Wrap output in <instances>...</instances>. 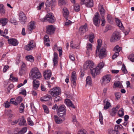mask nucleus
<instances>
[{"instance_id": "obj_1", "label": "nucleus", "mask_w": 134, "mask_h": 134, "mask_svg": "<svg viewBox=\"0 0 134 134\" xmlns=\"http://www.w3.org/2000/svg\"><path fill=\"white\" fill-rule=\"evenodd\" d=\"M104 64L103 62H100L98 65V68L94 66L93 62L88 60L83 65V67L85 69H90L92 76L93 78H95L96 75L99 74L100 70L103 67Z\"/></svg>"}, {"instance_id": "obj_2", "label": "nucleus", "mask_w": 134, "mask_h": 134, "mask_svg": "<svg viewBox=\"0 0 134 134\" xmlns=\"http://www.w3.org/2000/svg\"><path fill=\"white\" fill-rule=\"evenodd\" d=\"M97 42L98 46H97V49L96 50V54H97L98 52L99 57L100 59H102L106 56L107 55L106 51L105 48L104 47H102L100 50V48L102 45V41L101 40H98Z\"/></svg>"}, {"instance_id": "obj_3", "label": "nucleus", "mask_w": 134, "mask_h": 134, "mask_svg": "<svg viewBox=\"0 0 134 134\" xmlns=\"http://www.w3.org/2000/svg\"><path fill=\"white\" fill-rule=\"evenodd\" d=\"M42 22L48 21L50 23H53L56 20L54 16L52 13H49L47 14L45 17L41 19Z\"/></svg>"}, {"instance_id": "obj_4", "label": "nucleus", "mask_w": 134, "mask_h": 134, "mask_svg": "<svg viewBox=\"0 0 134 134\" xmlns=\"http://www.w3.org/2000/svg\"><path fill=\"white\" fill-rule=\"evenodd\" d=\"M49 93L52 97H55L61 94V90L59 87H55L50 90Z\"/></svg>"}, {"instance_id": "obj_5", "label": "nucleus", "mask_w": 134, "mask_h": 134, "mask_svg": "<svg viewBox=\"0 0 134 134\" xmlns=\"http://www.w3.org/2000/svg\"><path fill=\"white\" fill-rule=\"evenodd\" d=\"M120 38V33L117 31H115L113 33L110 41L111 42H115L119 40Z\"/></svg>"}, {"instance_id": "obj_6", "label": "nucleus", "mask_w": 134, "mask_h": 134, "mask_svg": "<svg viewBox=\"0 0 134 134\" xmlns=\"http://www.w3.org/2000/svg\"><path fill=\"white\" fill-rule=\"evenodd\" d=\"M80 4L81 5L85 4L89 8L92 7L93 5V0H80Z\"/></svg>"}, {"instance_id": "obj_7", "label": "nucleus", "mask_w": 134, "mask_h": 134, "mask_svg": "<svg viewBox=\"0 0 134 134\" xmlns=\"http://www.w3.org/2000/svg\"><path fill=\"white\" fill-rule=\"evenodd\" d=\"M100 20V17L99 13L98 12H96L93 19V22L95 26H99Z\"/></svg>"}, {"instance_id": "obj_8", "label": "nucleus", "mask_w": 134, "mask_h": 134, "mask_svg": "<svg viewBox=\"0 0 134 134\" xmlns=\"http://www.w3.org/2000/svg\"><path fill=\"white\" fill-rule=\"evenodd\" d=\"M56 4L55 0H47L46 2L45 5L46 7H51L52 10H53Z\"/></svg>"}, {"instance_id": "obj_9", "label": "nucleus", "mask_w": 134, "mask_h": 134, "mask_svg": "<svg viewBox=\"0 0 134 134\" xmlns=\"http://www.w3.org/2000/svg\"><path fill=\"white\" fill-rule=\"evenodd\" d=\"M88 31L87 25L85 23L84 25L81 26L79 28V33L81 35H82Z\"/></svg>"}, {"instance_id": "obj_10", "label": "nucleus", "mask_w": 134, "mask_h": 134, "mask_svg": "<svg viewBox=\"0 0 134 134\" xmlns=\"http://www.w3.org/2000/svg\"><path fill=\"white\" fill-rule=\"evenodd\" d=\"M35 46L36 45L34 41L31 40L29 42L27 45L25 46L24 48L25 50L29 51L33 49Z\"/></svg>"}, {"instance_id": "obj_11", "label": "nucleus", "mask_w": 134, "mask_h": 134, "mask_svg": "<svg viewBox=\"0 0 134 134\" xmlns=\"http://www.w3.org/2000/svg\"><path fill=\"white\" fill-rule=\"evenodd\" d=\"M111 79V75H110L107 74L102 77V83L103 85H105L110 82Z\"/></svg>"}, {"instance_id": "obj_12", "label": "nucleus", "mask_w": 134, "mask_h": 134, "mask_svg": "<svg viewBox=\"0 0 134 134\" xmlns=\"http://www.w3.org/2000/svg\"><path fill=\"white\" fill-rule=\"evenodd\" d=\"M55 28L52 25L47 26L46 27V33L50 35L54 33Z\"/></svg>"}, {"instance_id": "obj_13", "label": "nucleus", "mask_w": 134, "mask_h": 134, "mask_svg": "<svg viewBox=\"0 0 134 134\" xmlns=\"http://www.w3.org/2000/svg\"><path fill=\"white\" fill-rule=\"evenodd\" d=\"M19 20L20 21L21 23L24 24L26 21V18L24 13L22 12H20L19 14Z\"/></svg>"}, {"instance_id": "obj_14", "label": "nucleus", "mask_w": 134, "mask_h": 134, "mask_svg": "<svg viewBox=\"0 0 134 134\" xmlns=\"http://www.w3.org/2000/svg\"><path fill=\"white\" fill-rule=\"evenodd\" d=\"M76 72L75 71L72 72L71 77V80L73 85L75 86L76 85Z\"/></svg>"}, {"instance_id": "obj_15", "label": "nucleus", "mask_w": 134, "mask_h": 134, "mask_svg": "<svg viewBox=\"0 0 134 134\" xmlns=\"http://www.w3.org/2000/svg\"><path fill=\"white\" fill-rule=\"evenodd\" d=\"M8 41L9 44H11L13 46H16L18 43L17 40L14 38H12L8 39Z\"/></svg>"}, {"instance_id": "obj_16", "label": "nucleus", "mask_w": 134, "mask_h": 134, "mask_svg": "<svg viewBox=\"0 0 134 134\" xmlns=\"http://www.w3.org/2000/svg\"><path fill=\"white\" fill-rule=\"evenodd\" d=\"M52 73L51 71L47 70L44 71V76L45 79L47 80L49 79L51 77Z\"/></svg>"}, {"instance_id": "obj_17", "label": "nucleus", "mask_w": 134, "mask_h": 134, "mask_svg": "<svg viewBox=\"0 0 134 134\" xmlns=\"http://www.w3.org/2000/svg\"><path fill=\"white\" fill-rule=\"evenodd\" d=\"M52 97L51 96L49 95H47L42 97L40 99V100L41 102L47 101L50 100H52Z\"/></svg>"}, {"instance_id": "obj_18", "label": "nucleus", "mask_w": 134, "mask_h": 134, "mask_svg": "<svg viewBox=\"0 0 134 134\" xmlns=\"http://www.w3.org/2000/svg\"><path fill=\"white\" fill-rule=\"evenodd\" d=\"M28 28L29 32V33H31L32 31L35 28L34 24L33 22L31 21L29 24Z\"/></svg>"}, {"instance_id": "obj_19", "label": "nucleus", "mask_w": 134, "mask_h": 134, "mask_svg": "<svg viewBox=\"0 0 134 134\" xmlns=\"http://www.w3.org/2000/svg\"><path fill=\"white\" fill-rule=\"evenodd\" d=\"M58 54L56 52L54 53V56L53 59V63L54 66H55L58 63Z\"/></svg>"}, {"instance_id": "obj_20", "label": "nucleus", "mask_w": 134, "mask_h": 134, "mask_svg": "<svg viewBox=\"0 0 134 134\" xmlns=\"http://www.w3.org/2000/svg\"><path fill=\"white\" fill-rule=\"evenodd\" d=\"M31 75H34L35 74H37L38 76L40 75V72L38 68L36 67H34L32 68L30 72Z\"/></svg>"}, {"instance_id": "obj_21", "label": "nucleus", "mask_w": 134, "mask_h": 134, "mask_svg": "<svg viewBox=\"0 0 134 134\" xmlns=\"http://www.w3.org/2000/svg\"><path fill=\"white\" fill-rule=\"evenodd\" d=\"M33 80V85L34 88L35 90H37L38 87L40 84L39 81L35 80Z\"/></svg>"}, {"instance_id": "obj_22", "label": "nucleus", "mask_w": 134, "mask_h": 134, "mask_svg": "<svg viewBox=\"0 0 134 134\" xmlns=\"http://www.w3.org/2000/svg\"><path fill=\"white\" fill-rule=\"evenodd\" d=\"M19 121H20L19 123V125H25L26 124V122L23 116H22L21 118L19 119Z\"/></svg>"}, {"instance_id": "obj_23", "label": "nucleus", "mask_w": 134, "mask_h": 134, "mask_svg": "<svg viewBox=\"0 0 134 134\" xmlns=\"http://www.w3.org/2000/svg\"><path fill=\"white\" fill-rule=\"evenodd\" d=\"M56 49L59 52V56L60 57L62 54V48L61 47H58L57 44H55L53 48V50L55 51Z\"/></svg>"}, {"instance_id": "obj_24", "label": "nucleus", "mask_w": 134, "mask_h": 134, "mask_svg": "<svg viewBox=\"0 0 134 134\" xmlns=\"http://www.w3.org/2000/svg\"><path fill=\"white\" fill-rule=\"evenodd\" d=\"M63 16L66 19L69 15V12L68 9L66 8H64L63 9Z\"/></svg>"}, {"instance_id": "obj_25", "label": "nucleus", "mask_w": 134, "mask_h": 134, "mask_svg": "<svg viewBox=\"0 0 134 134\" xmlns=\"http://www.w3.org/2000/svg\"><path fill=\"white\" fill-rule=\"evenodd\" d=\"M99 11L101 16L104 17L105 14V10L103 8L102 5H100L99 6Z\"/></svg>"}, {"instance_id": "obj_26", "label": "nucleus", "mask_w": 134, "mask_h": 134, "mask_svg": "<svg viewBox=\"0 0 134 134\" xmlns=\"http://www.w3.org/2000/svg\"><path fill=\"white\" fill-rule=\"evenodd\" d=\"M54 117L56 123L59 124L62 123V122L63 120L62 119L60 118L57 115H54Z\"/></svg>"}, {"instance_id": "obj_27", "label": "nucleus", "mask_w": 134, "mask_h": 134, "mask_svg": "<svg viewBox=\"0 0 134 134\" xmlns=\"http://www.w3.org/2000/svg\"><path fill=\"white\" fill-rule=\"evenodd\" d=\"M104 103L105 104L104 107V109H107L109 108L110 107V104L109 102L108 101L107 99H105V100L103 101Z\"/></svg>"}, {"instance_id": "obj_28", "label": "nucleus", "mask_w": 134, "mask_h": 134, "mask_svg": "<svg viewBox=\"0 0 134 134\" xmlns=\"http://www.w3.org/2000/svg\"><path fill=\"white\" fill-rule=\"evenodd\" d=\"M8 22L7 18H2L0 19V23H1L3 26H4Z\"/></svg>"}, {"instance_id": "obj_29", "label": "nucleus", "mask_w": 134, "mask_h": 134, "mask_svg": "<svg viewBox=\"0 0 134 134\" xmlns=\"http://www.w3.org/2000/svg\"><path fill=\"white\" fill-rule=\"evenodd\" d=\"M116 22L118 26L120 27L121 29L123 27L122 23L120 21L118 18H115Z\"/></svg>"}, {"instance_id": "obj_30", "label": "nucleus", "mask_w": 134, "mask_h": 134, "mask_svg": "<svg viewBox=\"0 0 134 134\" xmlns=\"http://www.w3.org/2000/svg\"><path fill=\"white\" fill-rule=\"evenodd\" d=\"M40 75L38 76L37 74H35L34 75H31V77L33 80L38 79L41 77V73L40 72Z\"/></svg>"}, {"instance_id": "obj_31", "label": "nucleus", "mask_w": 134, "mask_h": 134, "mask_svg": "<svg viewBox=\"0 0 134 134\" xmlns=\"http://www.w3.org/2000/svg\"><path fill=\"white\" fill-rule=\"evenodd\" d=\"M86 84L90 85H91L92 84V81L91 77L89 76H88L86 80Z\"/></svg>"}, {"instance_id": "obj_32", "label": "nucleus", "mask_w": 134, "mask_h": 134, "mask_svg": "<svg viewBox=\"0 0 134 134\" xmlns=\"http://www.w3.org/2000/svg\"><path fill=\"white\" fill-rule=\"evenodd\" d=\"M64 111H66L65 108V106L64 105L59 106L57 110V112Z\"/></svg>"}, {"instance_id": "obj_33", "label": "nucleus", "mask_w": 134, "mask_h": 134, "mask_svg": "<svg viewBox=\"0 0 134 134\" xmlns=\"http://www.w3.org/2000/svg\"><path fill=\"white\" fill-rule=\"evenodd\" d=\"M99 120L100 122V124L102 125L103 124V117L102 114L100 111H99Z\"/></svg>"}, {"instance_id": "obj_34", "label": "nucleus", "mask_w": 134, "mask_h": 134, "mask_svg": "<svg viewBox=\"0 0 134 134\" xmlns=\"http://www.w3.org/2000/svg\"><path fill=\"white\" fill-rule=\"evenodd\" d=\"M58 115L60 117H62L66 114V111H64L57 112Z\"/></svg>"}, {"instance_id": "obj_35", "label": "nucleus", "mask_w": 134, "mask_h": 134, "mask_svg": "<svg viewBox=\"0 0 134 134\" xmlns=\"http://www.w3.org/2000/svg\"><path fill=\"white\" fill-rule=\"evenodd\" d=\"M109 134H119V133L117 131L109 129L108 130Z\"/></svg>"}, {"instance_id": "obj_36", "label": "nucleus", "mask_w": 134, "mask_h": 134, "mask_svg": "<svg viewBox=\"0 0 134 134\" xmlns=\"http://www.w3.org/2000/svg\"><path fill=\"white\" fill-rule=\"evenodd\" d=\"M25 106L23 103H21L20 104V107L19 109V111L20 113H22L24 111V109Z\"/></svg>"}, {"instance_id": "obj_37", "label": "nucleus", "mask_w": 134, "mask_h": 134, "mask_svg": "<svg viewBox=\"0 0 134 134\" xmlns=\"http://www.w3.org/2000/svg\"><path fill=\"white\" fill-rule=\"evenodd\" d=\"M5 10L4 5L2 4H0V13L1 14H4Z\"/></svg>"}, {"instance_id": "obj_38", "label": "nucleus", "mask_w": 134, "mask_h": 134, "mask_svg": "<svg viewBox=\"0 0 134 134\" xmlns=\"http://www.w3.org/2000/svg\"><path fill=\"white\" fill-rule=\"evenodd\" d=\"M121 49V48L119 46L117 45L114 48L113 51L115 52H118L119 53V52H120Z\"/></svg>"}, {"instance_id": "obj_39", "label": "nucleus", "mask_w": 134, "mask_h": 134, "mask_svg": "<svg viewBox=\"0 0 134 134\" xmlns=\"http://www.w3.org/2000/svg\"><path fill=\"white\" fill-rule=\"evenodd\" d=\"M74 9L76 12H78L80 10V7L77 4H75L74 5Z\"/></svg>"}, {"instance_id": "obj_40", "label": "nucleus", "mask_w": 134, "mask_h": 134, "mask_svg": "<svg viewBox=\"0 0 134 134\" xmlns=\"http://www.w3.org/2000/svg\"><path fill=\"white\" fill-rule=\"evenodd\" d=\"M10 103L16 105H17L18 104L17 101L14 98H12L10 100Z\"/></svg>"}, {"instance_id": "obj_41", "label": "nucleus", "mask_w": 134, "mask_h": 134, "mask_svg": "<svg viewBox=\"0 0 134 134\" xmlns=\"http://www.w3.org/2000/svg\"><path fill=\"white\" fill-rule=\"evenodd\" d=\"M119 116L120 117H121L124 115V110L123 108H121L118 112Z\"/></svg>"}, {"instance_id": "obj_42", "label": "nucleus", "mask_w": 134, "mask_h": 134, "mask_svg": "<svg viewBox=\"0 0 134 134\" xmlns=\"http://www.w3.org/2000/svg\"><path fill=\"white\" fill-rule=\"evenodd\" d=\"M27 130V128L26 127H24L20 131L18 130V134H22L25 133Z\"/></svg>"}, {"instance_id": "obj_43", "label": "nucleus", "mask_w": 134, "mask_h": 134, "mask_svg": "<svg viewBox=\"0 0 134 134\" xmlns=\"http://www.w3.org/2000/svg\"><path fill=\"white\" fill-rule=\"evenodd\" d=\"M26 58L28 60L31 62H33L34 61V58L31 55L26 56Z\"/></svg>"}, {"instance_id": "obj_44", "label": "nucleus", "mask_w": 134, "mask_h": 134, "mask_svg": "<svg viewBox=\"0 0 134 134\" xmlns=\"http://www.w3.org/2000/svg\"><path fill=\"white\" fill-rule=\"evenodd\" d=\"M58 2L59 4L64 5L66 4L67 1L66 0H58Z\"/></svg>"}, {"instance_id": "obj_45", "label": "nucleus", "mask_w": 134, "mask_h": 134, "mask_svg": "<svg viewBox=\"0 0 134 134\" xmlns=\"http://www.w3.org/2000/svg\"><path fill=\"white\" fill-rule=\"evenodd\" d=\"M117 111V109L113 108L112 109V111H111L110 114L112 116H114L115 115Z\"/></svg>"}, {"instance_id": "obj_46", "label": "nucleus", "mask_w": 134, "mask_h": 134, "mask_svg": "<svg viewBox=\"0 0 134 134\" xmlns=\"http://www.w3.org/2000/svg\"><path fill=\"white\" fill-rule=\"evenodd\" d=\"M114 85L115 87L120 88H121L122 86L121 83L119 81L114 83Z\"/></svg>"}, {"instance_id": "obj_47", "label": "nucleus", "mask_w": 134, "mask_h": 134, "mask_svg": "<svg viewBox=\"0 0 134 134\" xmlns=\"http://www.w3.org/2000/svg\"><path fill=\"white\" fill-rule=\"evenodd\" d=\"M128 58L132 62H134V53L130 55L128 57Z\"/></svg>"}, {"instance_id": "obj_48", "label": "nucleus", "mask_w": 134, "mask_h": 134, "mask_svg": "<svg viewBox=\"0 0 134 134\" xmlns=\"http://www.w3.org/2000/svg\"><path fill=\"white\" fill-rule=\"evenodd\" d=\"M65 102L66 104L69 106H70L71 104L72 103L70 100L68 99H67L65 100Z\"/></svg>"}, {"instance_id": "obj_49", "label": "nucleus", "mask_w": 134, "mask_h": 134, "mask_svg": "<svg viewBox=\"0 0 134 134\" xmlns=\"http://www.w3.org/2000/svg\"><path fill=\"white\" fill-rule=\"evenodd\" d=\"M16 101L18 104H19L23 100V98L19 96L16 98Z\"/></svg>"}, {"instance_id": "obj_50", "label": "nucleus", "mask_w": 134, "mask_h": 134, "mask_svg": "<svg viewBox=\"0 0 134 134\" xmlns=\"http://www.w3.org/2000/svg\"><path fill=\"white\" fill-rule=\"evenodd\" d=\"M28 121V124L30 125H34V123L31 120L30 117H29L27 119Z\"/></svg>"}, {"instance_id": "obj_51", "label": "nucleus", "mask_w": 134, "mask_h": 134, "mask_svg": "<svg viewBox=\"0 0 134 134\" xmlns=\"http://www.w3.org/2000/svg\"><path fill=\"white\" fill-rule=\"evenodd\" d=\"M78 134H87V132L85 130H81L78 132Z\"/></svg>"}, {"instance_id": "obj_52", "label": "nucleus", "mask_w": 134, "mask_h": 134, "mask_svg": "<svg viewBox=\"0 0 134 134\" xmlns=\"http://www.w3.org/2000/svg\"><path fill=\"white\" fill-rule=\"evenodd\" d=\"M55 97L54 99V102H57L61 100L60 97L58 96Z\"/></svg>"}, {"instance_id": "obj_53", "label": "nucleus", "mask_w": 134, "mask_h": 134, "mask_svg": "<svg viewBox=\"0 0 134 134\" xmlns=\"http://www.w3.org/2000/svg\"><path fill=\"white\" fill-rule=\"evenodd\" d=\"M26 67V65L24 63H23L21 67V70L20 71V73L21 72V71L24 70L25 69Z\"/></svg>"}, {"instance_id": "obj_54", "label": "nucleus", "mask_w": 134, "mask_h": 134, "mask_svg": "<svg viewBox=\"0 0 134 134\" xmlns=\"http://www.w3.org/2000/svg\"><path fill=\"white\" fill-rule=\"evenodd\" d=\"M44 42H47L49 41V37L47 35H46L44 36Z\"/></svg>"}, {"instance_id": "obj_55", "label": "nucleus", "mask_w": 134, "mask_h": 134, "mask_svg": "<svg viewBox=\"0 0 134 134\" xmlns=\"http://www.w3.org/2000/svg\"><path fill=\"white\" fill-rule=\"evenodd\" d=\"M121 70L122 72L125 74L127 72V71L126 69L125 66L124 65H122Z\"/></svg>"}, {"instance_id": "obj_56", "label": "nucleus", "mask_w": 134, "mask_h": 134, "mask_svg": "<svg viewBox=\"0 0 134 134\" xmlns=\"http://www.w3.org/2000/svg\"><path fill=\"white\" fill-rule=\"evenodd\" d=\"M107 20L108 22L110 23L112 21V19L111 16L108 14L107 16Z\"/></svg>"}, {"instance_id": "obj_57", "label": "nucleus", "mask_w": 134, "mask_h": 134, "mask_svg": "<svg viewBox=\"0 0 134 134\" xmlns=\"http://www.w3.org/2000/svg\"><path fill=\"white\" fill-rule=\"evenodd\" d=\"M10 80H12L14 81H17L18 80V78L14 77L12 76V74H11L10 76Z\"/></svg>"}, {"instance_id": "obj_58", "label": "nucleus", "mask_w": 134, "mask_h": 134, "mask_svg": "<svg viewBox=\"0 0 134 134\" xmlns=\"http://www.w3.org/2000/svg\"><path fill=\"white\" fill-rule=\"evenodd\" d=\"M43 107L45 112L47 113H48L49 111L46 105H43Z\"/></svg>"}, {"instance_id": "obj_59", "label": "nucleus", "mask_w": 134, "mask_h": 134, "mask_svg": "<svg viewBox=\"0 0 134 134\" xmlns=\"http://www.w3.org/2000/svg\"><path fill=\"white\" fill-rule=\"evenodd\" d=\"M116 97L117 99H119L121 97V93L120 92H116L115 94Z\"/></svg>"}, {"instance_id": "obj_60", "label": "nucleus", "mask_w": 134, "mask_h": 134, "mask_svg": "<svg viewBox=\"0 0 134 134\" xmlns=\"http://www.w3.org/2000/svg\"><path fill=\"white\" fill-rule=\"evenodd\" d=\"M8 133L9 134H18V129H16L13 133H12L10 131H9Z\"/></svg>"}, {"instance_id": "obj_61", "label": "nucleus", "mask_w": 134, "mask_h": 134, "mask_svg": "<svg viewBox=\"0 0 134 134\" xmlns=\"http://www.w3.org/2000/svg\"><path fill=\"white\" fill-rule=\"evenodd\" d=\"M119 55V53L118 52H115L114 55L112 56V58L113 59V60L116 58Z\"/></svg>"}, {"instance_id": "obj_62", "label": "nucleus", "mask_w": 134, "mask_h": 134, "mask_svg": "<svg viewBox=\"0 0 134 134\" xmlns=\"http://www.w3.org/2000/svg\"><path fill=\"white\" fill-rule=\"evenodd\" d=\"M9 68V66L8 65H5L4 66L3 69V70L4 72H6L7 70Z\"/></svg>"}, {"instance_id": "obj_63", "label": "nucleus", "mask_w": 134, "mask_h": 134, "mask_svg": "<svg viewBox=\"0 0 134 134\" xmlns=\"http://www.w3.org/2000/svg\"><path fill=\"white\" fill-rule=\"evenodd\" d=\"M87 49L90 50H92V44L91 43H88L86 47Z\"/></svg>"}, {"instance_id": "obj_64", "label": "nucleus", "mask_w": 134, "mask_h": 134, "mask_svg": "<svg viewBox=\"0 0 134 134\" xmlns=\"http://www.w3.org/2000/svg\"><path fill=\"white\" fill-rule=\"evenodd\" d=\"M101 20L102 22L101 25L102 26H104V25L105 24V19H104V17L103 16H102Z\"/></svg>"}]
</instances>
